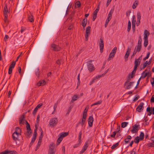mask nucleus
<instances>
[{
  "instance_id": "1",
  "label": "nucleus",
  "mask_w": 154,
  "mask_h": 154,
  "mask_svg": "<svg viewBox=\"0 0 154 154\" xmlns=\"http://www.w3.org/2000/svg\"><path fill=\"white\" fill-rule=\"evenodd\" d=\"M58 122V119L57 118L54 117L51 119L49 122V125L51 127L55 126Z\"/></svg>"
},
{
  "instance_id": "2",
  "label": "nucleus",
  "mask_w": 154,
  "mask_h": 154,
  "mask_svg": "<svg viewBox=\"0 0 154 154\" xmlns=\"http://www.w3.org/2000/svg\"><path fill=\"white\" fill-rule=\"evenodd\" d=\"M87 67L90 72H91L95 70L94 67L91 61L88 62Z\"/></svg>"
},
{
  "instance_id": "3",
  "label": "nucleus",
  "mask_w": 154,
  "mask_h": 154,
  "mask_svg": "<svg viewBox=\"0 0 154 154\" xmlns=\"http://www.w3.org/2000/svg\"><path fill=\"white\" fill-rule=\"evenodd\" d=\"M142 59V56L140 57L137 59H136L134 62V70H136L137 67L140 65Z\"/></svg>"
},
{
  "instance_id": "4",
  "label": "nucleus",
  "mask_w": 154,
  "mask_h": 154,
  "mask_svg": "<svg viewBox=\"0 0 154 154\" xmlns=\"http://www.w3.org/2000/svg\"><path fill=\"white\" fill-rule=\"evenodd\" d=\"M134 83L133 82H129V81H127L124 84L125 86L126 89H130L133 85Z\"/></svg>"
},
{
  "instance_id": "5",
  "label": "nucleus",
  "mask_w": 154,
  "mask_h": 154,
  "mask_svg": "<svg viewBox=\"0 0 154 154\" xmlns=\"http://www.w3.org/2000/svg\"><path fill=\"white\" fill-rule=\"evenodd\" d=\"M139 125L135 124L133 125L132 127V129L131 130V132L132 133H137L139 130Z\"/></svg>"
},
{
  "instance_id": "6",
  "label": "nucleus",
  "mask_w": 154,
  "mask_h": 154,
  "mask_svg": "<svg viewBox=\"0 0 154 154\" xmlns=\"http://www.w3.org/2000/svg\"><path fill=\"white\" fill-rule=\"evenodd\" d=\"M100 41L99 42V47L100 48V52L102 53L103 52L104 47L103 41L102 38H100Z\"/></svg>"
},
{
  "instance_id": "7",
  "label": "nucleus",
  "mask_w": 154,
  "mask_h": 154,
  "mask_svg": "<svg viewBox=\"0 0 154 154\" xmlns=\"http://www.w3.org/2000/svg\"><path fill=\"white\" fill-rule=\"evenodd\" d=\"M88 146V141H87L85 143V145L83 146L82 150L80 152V154H82L86 150Z\"/></svg>"
},
{
  "instance_id": "8",
  "label": "nucleus",
  "mask_w": 154,
  "mask_h": 154,
  "mask_svg": "<svg viewBox=\"0 0 154 154\" xmlns=\"http://www.w3.org/2000/svg\"><path fill=\"white\" fill-rule=\"evenodd\" d=\"M17 152L15 151H11L8 150L0 152V154H15Z\"/></svg>"
},
{
  "instance_id": "9",
  "label": "nucleus",
  "mask_w": 154,
  "mask_h": 154,
  "mask_svg": "<svg viewBox=\"0 0 154 154\" xmlns=\"http://www.w3.org/2000/svg\"><path fill=\"white\" fill-rule=\"evenodd\" d=\"M136 17L135 15H133L132 17V28L134 30H135L136 25Z\"/></svg>"
},
{
  "instance_id": "10",
  "label": "nucleus",
  "mask_w": 154,
  "mask_h": 154,
  "mask_svg": "<svg viewBox=\"0 0 154 154\" xmlns=\"http://www.w3.org/2000/svg\"><path fill=\"white\" fill-rule=\"evenodd\" d=\"M19 122L20 125H23L25 123H27V122L25 119L24 116L23 115L22 116L20 117Z\"/></svg>"
},
{
  "instance_id": "11",
  "label": "nucleus",
  "mask_w": 154,
  "mask_h": 154,
  "mask_svg": "<svg viewBox=\"0 0 154 154\" xmlns=\"http://www.w3.org/2000/svg\"><path fill=\"white\" fill-rule=\"evenodd\" d=\"M91 27L89 26H88L86 29V34L85 35V38H86V41L88 40V35L90 33Z\"/></svg>"
},
{
  "instance_id": "12",
  "label": "nucleus",
  "mask_w": 154,
  "mask_h": 154,
  "mask_svg": "<svg viewBox=\"0 0 154 154\" xmlns=\"http://www.w3.org/2000/svg\"><path fill=\"white\" fill-rule=\"evenodd\" d=\"M137 21L136 23V25L137 26H138L140 23V20H141V15L140 12H138L137 14Z\"/></svg>"
},
{
  "instance_id": "13",
  "label": "nucleus",
  "mask_w": 154,
  "mask_h": 154,
  "mask_svg": "<svg viewBox=\"0 0 154 154\" xmlns=\"http://www.w3.org/2000/svg\"><path fill=\"white\" fill-rule=\"evenodd\" d=\"M94 121L93 118L92 116H90L88 119V123L89 126L91 127L93 125V123Z\"/></svg>"
},
{
  "instance_id": "14",
  "label": "nucleus",
  "mask_w": 154,
  "mask_h": 154,
  "mask_svg": "<svg viewBox=\"0 0 154 154\" xmlns=\"http://www.w3.org/2000/svg\"><path fill=\"white\" fill-rule=\"evenodd\" d=\"M51 47L55 51H58L60 49V48L55 44H52L51 45Z\"/></svg>"
},
{
  "instance_id": "15",
  "label": "nucleus",
  "mask_w": 154,
  "mask_h": 154,
  "mask_svg": "<svg viewBox=\"0 0 154 154\" xmlns=\"http://www.w3.org/2000/svg\"><path fill=\"white\" fill-rule=\"evenodd\" d=\"M144 103H141L139 104V105L137 106L136 108L137 111L139 112H140L141 109H143V106Z\"/></svg>"
},
{
  "instance_id": "16",
  "label": "nucleus",
  "mask_w": 154,
  "mask_h": 154,
  "mask_svg": "<svg viewBox=\"0 0 154 154\" xmlns=\"http://www.w3.org/2000/svg\"><path fill=\"white\" fill-rule=\"evenodd\" d=\"M131 48H130L128 47V48L127 51L124 57L125 59H127L128 58L131 52Z\"/></svg>"
},
{
  "instance_id": "17",
  "label": "nucleus",
  "mask_w": 154,
  "mask_h": 154,
  "mask_svg": "<svg viewBox=\"0 0 154 154\" xmlns=\"http://www.w3.org/2000/svg\"><path fill=\"white\" fill-rule=\"evenodd\" d=\"M149 35V32L146 30H145L144 33V39H148Z\"/></svg>"
},
{
  "instance_id": "18",
  "label": "nucleus",
  "mask_w": 154,
  "mask_h": 154,
  "mask_svg": "<svg viewBox=\"0 0 154 154\" xmlns=\"http://www.w3.org/2000/svg\"><path fill=\"white\" fill-rule=\"evenodd\" d=\"M14 133H15V134H17L19 135H20L21 133V130L18 127L16 128L15 129V131Z\"/></svg>"
},
{
  "instance_id": "19",
  "label": "nucleus",
  "mask_w": 154,
  "mask_h": 154,
  "mask_svg": "<svg viewBox=\"0 0 154 154\" xmlns=\"http://www.w3.org/2000/svg\"><path fill=\"white\" fill-rule=\"evenodd\" d=\"M9 13V12L8 10L7 5H5L4 9V15H8Z\"/></svg>"
},
{
  "instance_id": "20",
  "label": "nucleus",
  "mask_w": 154,
  "mask_h": 154,
  "mask_svg": "<svg viewBox=\"0 0 154 154\" xmlns=\"http://www.w3.org/2000/svg\"><path fill=\"white\" fill-rule=\"evenodd\" d=\"M149 72H146V70L145 71L143 72L140 78H141L144 79L148 75Z\"/></svg>"
},
{
  "instance_id": "21",
  "label": "nucleus",
  "mask_w": 154,
  "mask_h": 154,
  "mask_svg": "<svg viewBox=\"0 0 154 154\" xmlns=\"http://www.w3.org/2000/svg\"><path fill=\"white\" fill-rule=\"evenodd\" d=\"M139 3V2L138 0H136L133 3L132 8L133 9H135Z\"/></svg>"
},
{
  "instance_id": "22",
  "label": "nucleus",
  "mask_w": 154,
  "mask_h": 154,
  "mask_svg": "<svg viewBox=\"0 0 154 154\" xmlns=\"http://www.w3.org/2000/svg\"><path fill=\"white\" fill-rule=\"evenodd\" d=\"M88 108H87L86 107L84 111V112L83 113V117L86 118L87 114V112L88 111Z\"/></svg>"
},
{
  "instance_id": "23",
  "label": "nucleus",
  "mask_w": 154,
  "mask_h": 154,
  "mask_svg": "<svg viewBox=\"0 0 154 154\" xmlns=\"http://www.w3.org/2000/svg\"><path fill=\"white\" fill-rule=\"evenodd\" d=\"M115 54L111 52L109 54L108 58L107 59V60L108 61L110 60L111 58H112L114 57Z\"/></svg>"
},
{
  "instance_id": "24",
  "label": "nucleus",
  "mask_w": 154,
  "mask_h": 154,
  "mask_svg": "<svg viewBox=\"0 0 154 154\" xmlns=\"http://www.w3.org/2000/svg\"><path fill=\"white\" fill-rule=\"evenodd\" d=\"M45 81L44 80L39 81L37 84V86H39L41 85H43L45 84Z\"/></svg>"
},
{
  "instance_id": "25",
  "label": "nucleus",
  "mask_w": 154,
  "mask_h": 154,
  "mask_svg": "<svg viewBox=\"0 0 154 154\" xmlns=\"http://www.w3.org/2000/svg\"><path fill=\"white\" fill-rule=\"evenodd\" d=\"M56 150L55 149L51 148L49 149L48 154H54Z\"/></svg>"
},
{
  "instance_id": "26",
  "label": "nucleus",
  "mask_w": 154,
  "mask_h": 154,
  "mask_svg": "<svg viewBox=\"0 0 154 154\" xmlns=\"http://www.w3.org/2000/svg\"><path fill=\"white\" fill-rule=\"evenodd\" d=\"M79 98V95H74L72 97L71 102H73Z\"/></svg>"
},
{
  "instance_id": "27",
  "label": "nucleus",
  "mask_w": 154,
  "mask_h": 154,
  "mask_svg": "<svg viewBox=\"0 0 154 154\" xmlns=\"http://www.w3.org/2000/svg\"><path fill=\"white\" fill-rule=\"evenodd\" d=\"M19 135L15 134V133H13L12 134V137L13 139L15 140H17L19 137Z\"/></svg>"
},
{
  "instance_id": "28",
  "label": "nucleus",
  "mask_w": 154,
  "mask_h": 154,
  "mask_svg": "<svg viewBox=\"0 0 154 154\" xmlns=\"http://www.w3.org/2000/svg\"><path fill=\"white\" fill-rule=\"evenodd\" d=\"M87 23V19H85L83 20L82 25L84 28H85V27L86 26Z\"/></svg>"
},
{
  "instance_id": "29",
  "label": "nucleus",
  "mask_w": 154,
  "mask_h": 154,
  "mask_svg": "<svg viewBox=\"0 0 154 154\" xmlns=\"http://www.w3.org/2000/svg\"><path fill=\"white\" fill-rule=\"evenodd\" d=\"M5 16L4 18V21L5 22L6 24L8 23V15H4Z\"/></svg>"
},
{
  "instance_id": "30",
  "label": "nucleus",
  "mask_w": 154,
  "mask_h": 154,
  "mask_svg": "<svg viewBox=\"0 0 154 154\" xmlns=\"http://www.w3.org/2000/svg\"><path fill=\"white\" fill-rule=\"evenodd\" d=\"M128 122H123L121 124V127L122 128H124L128 125Z\"/></svg>"
},
{
  "instance_id": "31",
  "label": "nucleus",
  "mask_w": 154,
  "mask_h": 154,
  "mask_svg": "<svg viewBox=\"0 0 154 154\" xmlns=\"http://www.w3.org/2000/svg\"><path fill=\"white\" fill-rule=\"evenodd\" d=\"M62 139L63 138L60 136V137L58 138L57 140V145L59 144L62 140Z\"/></svg>"
},
{
  "instance_id": "32",
  "label": "nucleus",
  "mask_w": 154,
  "mask_h": 154,
  "mask_svg": "<svg viewBox=\"0 0 154 154\" xmlns=\"http://www.w3.org/2000/svg\"><path fill=\"white\" fill-rule=\"evenodd\" d=\"M86 119V118L83 117L82 122H79V123L81 124L82 126H83L84 124Z\"/></svg>"
},
{
  "instance_id": "33",
  "label": "nucleus",
  "mask_w": 154,
  "mask_h": 154,
  "mask_svg": "<svg viewBox=\"0 0 154 154\" xmlns=\"http://www.w3.org/2000/svg\"><path fill=\"white\" fill-rule=\"evenodd\" d=\"M97 81V78H96L95 77H94L93 78L92 80L90 82V84H89V85H91L93 83H94Z\"/></svg>"
},
{
  "instance_id": "34",
  "label": "nucleus",
  "mask_w": 154,
  "mask_h": 154,
  "mask_svg": "<svg viewBox=\"0 0 154 154\" xmlns=\"http://www.w3.org/2000/svg\"><path fill=\"white\" fill-rule=\"evenodd\" d=\"M102 100H100L99 101H98L97 102H96L95 103H94L93 104L91 105V106H93L96 105H98L102 103Z\"/></svg>"
},
{
  "instance_id": "35",
  "label": "nucleus",
  "mask_w": 154,
  "mask_h": 154,
  "mask_svg": "<svg viewBox=\"0 0 154 154\" xmlns=\"http://www.w3.org/2000/svg\"><path fill=\"white\" fill-rule=\"evenodd\" d=\"M150 64L149 63H148L147 61H146L143 65L142 69H144L147 65Z\"/></svg>"
},
{
  "instance_id": "36",
  "label": "nucleus",
  "mask_w": 154,
  "mask_h": 154,
  "mask_svg": "<svg viewBox=\"0 0 154 154\" xmlns=\"http://www.w3.org/2000/svg\"><path fill=\"white\" fill-rule=\"evenodd\" d=\"M82 135V132L81 131H80L79 133V139L78 141L79 142V143H81V136Z\"/></svg>"
},
{
  "instance_id": "37",
  "label": "nucleus",
  "mask_w": 154,
  "mask_h": 154,
  "mask_svg": "<svg viewBox=\"0 0 154 154\" xmlns=\"http://www.w3.org/2000/svg\"><path fill=\"white\" fill-rule=\"evenodd\" d=\"M28 20L30 22H33L34 21L33 16L32 15H30L29 16Z\"/></svg>"
},
{
  "instance_id": "38",
  "label": "nucleus",
  "mask_w": 154,
  "mask_h": 154,
  "mask_svg": "<svg viewBox=\"0 0 154 154\" xmlns=\"http://www.w3.org/2000/svg\"><path fill=\"white\" fill-rule=\"evenodd\" d=\"M144 134L142 132L140 133V134L139 136L140 140H142L144 138Z\"/></svg>"
},
{
  "instance_id": "39",
  "label": "nucleus",
  "mask_w": 154,
  "mask_h": 154,
  "mask_svg": "<svg viewBox=\"0 0 154 154\" xmlns=\"http://www.w3.org/2000/svg\"><path fill=\"white\" fill-rule=\"evenodd\" d=\"M140 140V139L139 137L137 136L135 139L134 142L136 143H138L139 142Z\"/></svg>"
},
{
  "instance_id": "40",
  "label": "nucleus",
  "mask_w": 154,
  "mask_h": 154,
  "mask_svg": "<svg viewBox=\"0 0 154 154\" xmlns=\"http://www.w3.org/2000/svg\"><path fill=\"white\" fill-rule=\"evenodd\" d=\"M131 28V23L130 20H129L128 23V31L129 32Z\"/></svg>"
},
{
  "instance_id": "41",
  "label": "nucleus",
  "mask_w": 154,
  "mask_h": 154,
  "mask_svg": "<svg viewBox=\"0 0 154 154\" xmlns=\"http://www.w3.org/2000/svg\"><path fill=\"white\" fill-rule=\"evenodd\" d=\"M108 70H109V69H107L105 72V73L103 75V74H102V75H97V76H96V78H97V79L98 78L101 77L103 75H105L106 73H107L108 71Z\"/></svg>"
},
{
  "instance_id": "42",
  "label": "nucleus",
  "mask_w": 154,
  "mask_h": 154,
  "mask_svg": "<svg viewBox=\"0 0 154 154\" xmlns=\"http://www.w3.org/2000/svg\"><path fill=\"white\" fill-rule=\"evenodd\" d=\"M16 64V61H13L10 65L9 67L11 68H14Z\"/></svg>"
},
{
  "instance_id": "43",
  "label": "nucleus",
  "mask_w": 154,
  "mask_h": 154,
  "mask_svg": "<svg viewBox=\"0 0 154 154\" xmlns=\"http://www.w3.org/2000/svg\"><path fill=\"white\" fill-rule=\"evenodd\" d=\"M141 48V45H138L137 46L136 52H139L140 51Z\"/></svg>"
},
{
  "instance_id": "44",
  "label": "nucleus",
  "mask_w": 154,
  "mask_h": 154,
  "mask_svg": "<svg viewBox=\"0 0 154 154\" xmlns=\"http://www.w3.org/2000/svg\"><path fill=\"white\" fill-rule=\"evenodd\" d=\"M144 45L145 47H146L148 44V39H144Z\"/></svg>"
},
{
  "instance_id": "45",
  "label": "nucleus",
  "mask_w": 154,
  "mask_h": 154,
  "mask_svg": "<svg viewBox=\"0 0 154 154\" xmlns=\"http://www.w3.org/2000/svg\"><path fill=\"white\" fill-rule=\"evenodd\" d=\"M81 6V3L79 1H77L75 3V6L77 7H79Z\"/></svg>"
},
{
  "instance_id": "46",
  "label": "nucleus",
  "mask_w": 154,
  "mask_h": 154,
  "mask_svg": "<svg viewBox=\"0 0 154 154\" xmlns=\"http://www.w3.org/2000/svg\"><path fill=\"white\" fill-rule=\"evenodd\" d=\"M55 146V145L54 143H51L49 146V149H50L51 148L54 149Z\"/></svg>"
},
{
  "instance_id": "47",
  "label": "nucleus",
  "mask_w": 154,
  "mask_h": 154,
  "mask_svg": "<svg viewBox=\"0 0 154 154\" xmlns=\"http://www.w3.org/2000/svg\"><path fill=\"white\" fill-rule=\"evenodd\" d=\"M41 142L38 141V144L37 145L36 147V148L35 151H36L39 148V146L41 145Z\"/></svg>"
},
{
  "instance_id": "48",
  "label": "nucleus",
  "mask_w": 154,
  "mask_h": 154,
  "mask_svg": "<svg viewBox=\"0 0 154 154\" xmlns=\"http://www.w3.org/2000/svg\"><path fill=\"white\" fill-rule=\"evenodd\" d=\"M119 145V143H117L113 144L111 147V149H113L117 146Z\"/></svg>"
},
{
  "instance_id": "49",
  "label": "nucleus",
  "mask_w": 154,
  "mask_h": 154,
  "mask_svg": "<svg viewBox=\"0 0 154 154\" xmlns=\"http://www.w3.org/2000/svg\"><path fill=\"white\" fill-rule=\"evenodd\" d=\"M117 49V48L116 47H115L112 50L111 52L112 53H114V54H115L116 51Z\"/></svg>"
},
{
  "instance_id": "50",
  "label": "nucleus",
  "mask_w": 154,
  "mask_h": 154,
  "mask_svg": "<svg viewBox=\"0 0 154 154\" xmlns=\"http://www.w3.org/2000/svg\"><path fill=\"white\" fill-rule=\"evenodd\" d=\"M35 72L36 73V76L38 77L39 76V69L38 68L36 69L35 70Z\"/></svg>"
},
{
  "instance_id": "51",
  "label": "nucleus",
  "mask_w": 154,
  "mask_h": 154,
  "mask_svg": "<svg viewBox=\"0 0 154 154\" xmlns=\"http://www.w3.org/2000/svg\"><path fill=\"white\" fill-rule=\"evenodd\" d=\"M68 134V133L67 132L64 133L63 134H62L60 135V136L63 138V137L66 136Z\"/></svg>"
},
{
  "instance_id": "52",
  "label": "nucleus",
  "mask_w": 154,
  "mask_h": 154,
  "mask_svg": "<svg viewBox=\"0 0 154 154\" xmlns=\"http://www.w3.org/2000/svg\"><path fill=\"white\" fill-rule=\"evenodd\" d=\"M99 6L98 5L97 7V8L96 9V10L94 12V13L95 14H97L99 10Z\"/></svg>"
},
{
  "instance_id": "53",
  "label": "nucleus",
  "mask_w": 154,
  "mask_h": 154,
  "mask_svg": "<svg viewBox=\"0 0 154 154\" xmlns=\"http://www.w3.org/2000/svg\"><path fill=\"white\" fill-rule=\"evenodd\" d=\"M112 14V12L110 11L108 14L107 17L111 18Z\"/></svg>"
},
{
  "instance_id": "54",
  "label": "nucleus",
  "mask_w": 154,
  "mask_h": 154,
  "mask_svg": "<svg viewBox=\"0 0 154 154\" xmlns=\"http://www.w3.org/2000/svg\"><path fill=\"white\" fill-rule=\"evenodd\" d=\"M26 123L27 124V129L28 130V133H29V132L30 131V126L27 122Z\"/></svg>"
},
{
  "instance_id": "55",
  "label": "nucleus",
  "mask_w": 154,
  "mask_h": 154,
  "mask_svg": "<svg viewBox=\"0 0 154 154\" xmlns=\"http://www.w3.org/2000/svg\"><path fill=\"white\" fill-rule=\"evenodd\" d=\"M131 75L130 74L129 75H128L127 77V81H129L131 80V78H131Z\"/></svg>"
},
{
  "instance_id": "56",
  "label": "nucleus",
  "mask_w": 154,
  "mask_h": 154,
  "mask_svg": "<svg viewBox=\"0 0 154 154\" xmlns=\"http://www.w3.org/2000/svg\"><path fill=\"white\" fill-rule=\"evenodd\" d=\"M35 128L34 130V134H33V136H35V135L36 136V135H37V132H37V128L36 126V125H35Z\"/></svg>"
},
{
  "instance_id": "57",
  "label": "nucleus",
  "mask_w": 154,
  "mask_h": 154,
  "mask_svg": "<svg viewBox=\"0 0 154 154\" xmlns=\"http://www.w3.org/2000/svg\"><path fill=\"white\" fill-rule=\"evenodd\" d=\"M150 53L149 52H148L146 56L145 57L144 59L143 60H145L148 58L150 55Z\"/></svg>"
},
{
  "instance_id": "58",
  "label": "nucleus",
  "mask_w": 154,
  "mask_h": 154,
  "mask_svg": "<svg viewBox=\"0 0 154 154\" xmlns=\"http://www.w3.org/2000/svg\"><path fill=\"white\" fill-rule=\"evenodd\" d=\"M136 70H134H134L131 72V78H133L134 76V74H135Z\"/></svg>"
},
{
  "instance_id": "59",
  "label": "nucleus",
  "mask_w": 154,
  "mask_h": 154,
  "mask_svg": "<svg viewBox=\"0 0 154 154\" xmlns=\"http://www.w3.org/2000/svg\"><path fill=\"white\" fill-rule=\"evenodd\" d=\"M97 16V14H95L93 13V19H92L93 21H94L95 20V19L96 18Z\"/></svg>"
},
{
  "instance_id": "60",
  "label": "nucleus",
  "mask_w": 154,
  "mask_h": 154,
  "mask_svg": "<svg viewBox=\"0 0 154 154\" xmlns=\"http://www.w3.org/2000/svg\"><path fill=\"white\" fill-rule=\"evenodd\" d=\"M43 134H41L39 137V139L38 140V141L42 142V138L43 137Z\"/></svg>"
},
{
  "instance_id": "61",
  "label": "nucleus",
  "mask_w": 154,
  "mask_h": 154,
  "mask_svg": "<svg viewBox=\"0 0 154 154\" xmlns=\"http://www.w3.org/2000/svg\"><path fill=\"white\" fill-rule=\"evenodd\" d=\"M116 133L117 132L116 131H114L113 133V134H111L110 135V136L112 137H114L116 135Z\"/></svg>"
},
{
  "instance_id": "62",
  "label": "nucleus",
  "mask_w": 154,
  "mask_h": 154,
  "mask_svg": "<svg viewBox=\"0 0 154 154\" xmlns=\"http://www.w3.org/2000/svg\"><path fill=\"white\" fill-rule=\"evenodd\" d=\"M43 105L42 103H40L37 105V106H36V109H38L40 108V107L42 106Z\"/></svg>"
},
{
  "instance_id": "63",
  "label": "nucleus",
  "mask_w": 154,
  "mask_h": 154,
  "mask_svg": "<svg viewBox=\"0 0 154 154\" xmlns=\"http://www.w3.org/2000/svg\"><path fill=\"white\" fill-rule=\"evenodd\" d=\"M38 110V109H36V107L33 110V112H32V113H33V115H35V114H36V112H37Z\"/></svg>"
},
{
  "instance_id": "64",
  "label": "nucleus",
  "mask_w": 154,
  "mask_h": 154,
  "mask_svg": "<svg viewBox=\"0 0 154 154\" xmlns=\"http://www.w3.org/2000/svg\"><path fill=\"white\" fill-rule=\"evenodd\" d=\"M150 101L151 103L154 102V95H152L150 99Z\"/></svg>"
}]
</instances>
